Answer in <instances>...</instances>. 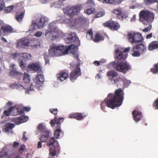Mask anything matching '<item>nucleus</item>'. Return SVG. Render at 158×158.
Masks as SVG:
<instances>
[{
	"label": "nucleus",
	"instance_id": "f257e3e1",
	"mask_svg": "<svg viewBox=\"0 0 158 158\" xmlns=\"http://www.w3.org/2000/svg\"><path fill=\"white\" fill-rule=\"evenodd\" d=\"M73 41L77 42V44L76 45L72 44L68 46H64L63 45H56L54 44L52 45L51 48L49 49L48 53L46 52L44 54L45 64H49L51 56H58L67 54L69 50L73 49L76 46L80 45V41L75 34L73 33L69 35L68 37L65 40V42L67 44H69Z\"/></svg>",
	"mask_w": 158,
	"mask_h": 158
},
{
	"label": "nucleus",
	"instance_id": "f03ea898",
	"mask_svg": "<svg viewBox=\"0 0 158 158\" xmlns=\"http://www.w3.org/2000/svg\"><path fill=\"white\" fill-rule=\"evenodd\" d=\"M123 89L120 88L116 90L114 94H109L106 98L102 101L101 104V109L104 112L106 106L112 109L116 107L119 106L122 103L124 98Z\"/></svg>",
	"mask_w": 158,
	"mask_h": 158
},
{
	"label": "nucleus",
	"instance_id": "7ed1b4c3",
	"mask_svg": "<svg viewBox=\"0 0 158 158\" xmlns=\"http://www.w3.org/2000/svg\"><path fill=\"white\" fill-rule=\"evenodd\" d=\"M116 58L115 60L116 62L114 61L111 63L110 64L117 70L126 73L130 69V66L125 62H123L126 58V56L123 53L119 51L118 48L115 50Z\"/></svg>",
	"mask_w": 158,
	"mask_h": 158
},
{
	"label": "nucleus",
	"instance_id": "20e7f679",
	"mask_svg": "<svg viewBox=\"0 0 158 158\" xmlns=\"http://www.w3.org/2000/svg\"><path fill=\"white\" fill-rule=\"evenodd\" d=\"M154 16L152 12L148 10H142L139 13L140 21L143 22V23L146 25H149L148 27H145L143 30L144 32H147L151 29L152 26L150 23L153 21Z\"/></svg>",
	"mask_w": 158,
	"mask_h": 158
},
{
	"label": "nucleus",
	"instance_id": "39448f33",
	"mask_svg": "<svg viewBox=\"0 0 158 158\" xmlns=\"http://www.w3.org/2000/svg\"><path fill=\"white\" fill-rule=\"evenodd\" d=\"M36 18V20L32 21L31 24L29 27L31 31L38 28H44L49 21V19L44 16H40Z\"/></svg>",
	"mask_w": 158,
	"mask_h": 158
},
{
	"label": "nucleus",
	"instance_id": "423d86ee",
	"mask_svg": "<svg viewBox=\"0 0 158 158\" xmlns=\"http://www.w3.org/2000/svg\"><path fill=\"white\" fill-rule=\"evenodd\" d=\"M47 146L49 148V155L52 157L55 156L57 152L60 151V148L58 142L53 137H51L48 141Z\"/></svg>",
	"mask_w": 158,
	"mask_h": 158
},
{
	"label": "nucleus",
	"instance_id": "0eeeda50",
	"mask_svg": "<svg viewBox=\"0 0 158 158\" xmlns=\"http://www.w3.org/2000/svg\"><path fill=\"white\" fill-rule=\"evenodd\" d=\"M23 80L26 85L28 84V85H30L29 88L26 89L27 91L28 94H30V91H34L35 87L37 89H40V87L43 85L44 82L43 80H41L42 81H40V80H32L33 82L31 83V80Z\"/></svg>",
	"mask_w": 158,
	"mask_h": 158
},
{
	"label": "nucleus",
	"instance_id": "6e6552de",
	"mask_svg": "<svg viewBox=\"0 0 158 158\" xmlns=\"http://www.w3.org/2000/svg\"><path fill=\"white\" fill-rule=\"evenodd\" d=\"M58 20L53 21L48 25V29L45 31V36L48 40L50 39L52 36V33H61V31H60L57 28L56 22Z\"/></svg>",
	"mask_w": 158,
	"mask_h": 158
},
{
	"label": "nucleus",
	"instance_id": "1a4fd4ad",
	"mask_svg": "<svg viewBox=\"0 0 158 158\" xmlns=\"http://www.w3.org/2000/svg\"><path fill=\"white\" fill-rule=\"evenodd\" d=\"M82 8V5H80L74 6L72 7H67L63 9L64 14H66L69 17H71L72 15L77 14L80 11Z\"/></svg>",
	"mask_w": 158,
	"mask_h": 158
},
{
	"label": "nucleus",
	"instance_id": "9d476101",
	"mask_svg": "<svg viewBox=\"0 0 158 158\" xmlns=\"http://www.w3.org/2000/svg\"><path fill=\"white\" fill-rule=\"evenodd\" d=\"M73 55L74 57L76 58L78 62L77 64V68L75 70H73L71 72L69 78L70 79H72H72H76L77 77L81 74L80 69L79 67L81 63L79 62L80 60L78 58V55L77 53H73Z\"/></svg>",
	"mask_w": 158,
	"mask_h": 158
},
{
	"label": "nucleus",
	"instance_id": "9b49d317",
	"mask_svg": "<svg viewBox=\"0 0 158 158\" xmlns=\"http://www.w3.org/2000/svg\"><path fill=\"white\" fill-rule=\"evenodd\" d=\"M128 36L129 41L132 44L141 41L143 39L141 34L140 33H129Z\"/></svg>",
	"mask_w": 158,
	"mask_h": 158
},
{
	"label": "nucleus",
	"instance_id": "f8f14e48",
	"mask_svg": "<svg viewBox=\"0 0 158 158\" xmlns=\"http://www.w3.org/2000/svg\"><path fill=\"white\" fill-rule=\"evenodd\" d=\"M132 50L133 52L132 55L133 56H139L145 51V47L143 44H140L134 46Z\"/></svg>",
	"mask_w": 158,
	"mask_h": 158
},
{
	"label": "nucleus",
	"instance_id": "ddd939ff",
	"mask_svg": "<svg viewBox=\"0 0 158 158\" xmlns=\"http://www.w3.org/2000/svg\"><path fill=\"white\" fill-rule=\"evenodd\" d=\"M11 113L13 115H15L18 114H24L23 111L22 110H19L15 106H13L10 108L8 110H5L3 112V114L6 116H8L10 115Z\"/></svg>",
	"mask_w": 158,
	"mask_h": 158
},
{
	"label": "nucleus",
	"instance_id": "4468645a",
	"mask_svg": "<svg viewBox=\"0 0 158 158\" xmlns=\"http://www.w3.org/2000/svg\"><path fill=\"white\" fill-rule=\"evenodd\" d=\"M31 57V55L28 53H23L22 55L20 54L19 64L22 69H24L26 67V64L24 63L25 61L29 60Z\"/></svg>",
	"mask_w": 158,
	"mask_h": 158
},
{
	"label": "nucleus",
	"instance_id": "2eb2a0df",
	"mask_svg": "<svg viewBox=\"0 0 158 158\" xmlns=\"http://www.w3.org/2000/svg\"><path fill=\"white\" fill-rule=\"evenodd\" d=\"M18 66L14 64H11L9 65L10 72L9 75L10 76H17L20 77L23 76V73L17 71Z\"/></svg>",
	"mask_w": 158,
	"mask_h": 158
},
{
	"label": "nucleus",
	"instance_id": "dca6fc26",
	"mask_svg": "<svg viewBox=\"0 0 158 158\" xmlns=\"http://www.w3.org/2000/svg\"><path fill=\"white\" fill-rule=\"evenodd\" d=\"M105 27L110 28L112 30H115L118 29L120 27L119 24L115 21H109L104 24Z\"/></svg>",
	"mask_w": 158,
	"mask_h": 158
},
{
	"label": "nucleus",
	"instance_id": "f3484780",
	"mask_svg": "<svg viewBox=\"0 0 158 158\" xmlns=\"http://www.w3.org/2000/svg\"><path fill=\"white\" fill-rule=\"evenodd\" d=\"M64 120L63 117H60L57 119V117L55 116L54 119L52 120L50 123L52 127H54L56 124V127L60 128V124Z\"/></svg>",
	"mask_w": 158,
	"mask_h": 158
},
{
	"label": "nucleus",
	"instance_id": "a211bd4d",
	"mask_svg": "<svg viewBox=\"0 0 158 158\" xmlns=\"http://www.w3.org/2000/svg\"><path fill=\"white\" fill-rule=\"evenodd\" d=\"M29 46L28 40L25 38L21 39L17 43V47L19 48H26Z\"/></svg>",
	"mask_w": 158,
	"mask_h": 158
},
{
	"label": "nucleus",
	"instance_id": "6ab92c4d",
	"mask_svg": "<svg viewBox=\"0 0 158 158\" xmlns=\"http://www.w3.org/2000/svg\"><path fill=\"white\" fill-rule=\"evenodd\" d=\"M61 22H64L65 23L68 24L70 27H74L77 26V23H76V19H74L73 18H71V17H69V18H66L65 19H61ZM61 20H60V21Z\"/></svg>",
	"mask_w": 158,
	"mask_h": 158
},
{
	"label": "nucleus",
	"instance_id": "aec40b11",
	"mask_svg": "<svg viewBox=\"0 0 158 158\" xmlns=\"http://www.w3.org/2000/svg\"><path fill=\"white\" fill-rule=\"evenodd\" d=\"M86 115L84 114V113H72L69 114L68 118H74L78 120H82L85 118Z\"/></svg>",
	"mask_w": 158,
	"mask_h": 158
},
{
	"label": "nucleus",
	"instance_id": "412c9836",
	"mask_svg": "<svg viewBox=\"0 0 158 158\" xmlns=\"http://www.w3.org/2000/svg\"><path fill=\"white\" fill-rule=\"evenodd\" d=\"M28 68L31 70L37 72L41 68V66L39 63L34 62L30 63L28 66Z\"/></svg>",
	"mask_w": 158,
	"mask_h": 158
},
{
	"label": "nucleus",
	"instance_id": "4be33fe9",
	"mask_svg": "<svg viewBox=\"0 0 158 158\" xmlns=\"http://www.w3.org/2000/svg\"><path fill=\"white\" fill-rule=\"evenodd\" d=\"M132 114L134 120L136 122L139 121L142 117V113L137 110H134L132 112Z\"/></svg>",
	"mask_w": 158,
	"mask_h": 158
},
{
	"label": "nucleus",
	"instance_id": "5701e85b",
	"mask_svg": "<svg viewBox=\"0 0 158 158\" xmlns=\"http://www.w3.org/2000/svg\"><path fill=\"white\" fill-rule=\"evenodd\" d=\"M103 3H109L114 5H117L120 3L123 0H98Z\"/></svg>",
	"mask_w": 158,
	"mask_h": 158
},
{
	"label": "nucleus",
	"instance_id": "b1692460",
	"mask_svg": "<svg viewBox=\"0 0 158 158\" xmlns=\"http://www.w3.org/2000/svg\"><path fill=\"white\" fill-rule=\"evenodd\" d=\"M25 14V11L23 10L17 11L15 15V18L16 20L18 22H21L23 17Z\"/></svg>",
	"mask_w": 158,
	"mask_h": 158
},
{
	"label": "nucleus",
	"instance_id": "393cba45",
	"mask_svg": "<svg viewBox=\"0 0 158 158\" xmlns=\"http://www.w3.org/2000/svg\"><path fill=\"white\" fill-rule=\"evenodd\" d=\"M56 76L58 79H61L62 78L67 79L68 77L69 74L66 71H62L57 73Z\"/></svg>",
	"mask_w": 158,
	"mask_h": 158
},
{
	"label": "nucleus",
	"instance_id": "a878e982",
	"mask_svg": "<svg viewBox=\"0 0 158 158\" xmlns=\"http://www.w3.org/2000/svg\"><path fill=\"white\" fill-rule=\"evenodd\" d=\"M49 131L42 133L40 138V140L43 142H46L48 139L49 136Z\"/></svg>",
	"mask_w": 158,
	"mask_h": 158
},
{
	"label": "nucleus",
	"instance_id": "bb28decb",
	"mask_svg": "<svg viewBox=\"0 0 158 158\" xmlns=\"http://www.w3.org/2000/svg\"><path fill=\"white\" fill-rule=\"evenodd\" d=\"M75 19L77 27H79L80 26H81L84 24L86 21L85 18L83 16H81L78 18L76 19Z\"/></svg>",
	"mask_w": 158,
	"mask_h": 158
},
{
	"label": "nucleus",
	"instance_id": "cd10ccee",
	"mask_svg": "<svg viewBox=\"0 0 158 158\" xmlns=\"http://www.w3.org/2000/svg\"><path fill=\"white\" fill-rule=\"evenodd\" d=\"M37 129L42 133L48 131L46 127L42 123L40 124L37 127Z\"/></svg>",
	"mask_w": 158,
	"mask_h": 158
},
{
	"label": "nucleus",
	"instance_id": "c85d7f7f",
	"mask_svg": "<svg viewBox=\"0 0 158 158\" xmlns=\"http://www.w3.org/2000/svg\"><path fill=\"white\" fill-rule=\"evenodd\" d=\"M111 82L117 84L118 87H124V82L123 80H111Z\"/></svg>",
	"mask_w": 158,
	"mask_h": 158
},
{
	"label": "nucleus",
	"instance_id": "c756f323",
	"mask_svg": "<svg viewBox=\"0 0 158 158\" xmlns=\"http://www.w3.org/2000/svg\"><path fill=\"white\" fill-rule=\"evenodd\" d=\"M158 48V41H153L149 44L148 49L152 50Z\"/></svg>",
	"mask_w": 158,
	"mask_h": 158
},
{
	"label": "nucleus",
	"instance_id": "7c9ffc66",
	"mask_svg": "<svg viewBox=\"0 0 158 158\" xmlns=\"http://www.w3.org/2000/svg\"><path fill=\"white\" fill-rule=\"evenodd\" d=\"M56 129L54 133V136L56 139H58L60 135H63V133L60 129V128L56 127Z\"/></svg>",
	"mask_w": 158,
	"mask_h": 158
},
{
	"label": "nucleus",
	"instance_id": "2f4dec72",
	"mask_svg": "<svg viewBox=\"0 0 158 158\" xmlns=\"http://www.w3.org/2000/svg\"><path fill=\"white\" fill-rule=\"evenodd\" d=\"M15 127L14 124L10 123H7L5 126V131L6 132H9Z\"/></svg>",
	"mask_w": 158,
	"mask_h": 158
},
{
	"label": "nucleus",
	"instance_id": "473e14b6",
	"mask_svg": "<svg viewBox=\"0 0 158 158\" xmlns=\"http://www.w3.org/2000/svg\"><path fill=\"white\" fill-rule=\"evenodd\" d=\"M114 13L117 15V17L122 20L123 19V15L122 13H121L120 11L118 9L114 10Z\"/></svg>",
	"mask_w": 158,
	"mask_h": 158
},
{
	"label": "nucleus",
	"instance_id": "72a5a7b5",
	"mask_svg": "<svg viewBox=\"0 0 158 158\" xmlns=\"http://www.w3.org/2000/svg\"><path fill=\"white\" fill-rule=\"evenodd\" d=\"M2 28L4 32H11L13 30L12 27L8 25L2 27Z\"/></svg>",
	"mask_w": 158,
	"mask_h": 158
},
{
	"label": "nucleus",
	"instance_id": "f704fd0d",
	"mask_svg": "<svg viewBox=\"0 0 158 158\" xmlns=\"http://www.w3.org/2000/svg\"><path fill=\"white\" fill-rule=\"evenodd\" d=\"M10 86L12 89L16 88L18 89H19L20 88H21V89L23 88H24V89H26L22 85L17 84L16 83H13L11 85H10Z\"/></svg>",
	"mask_w": 158,
	"mask_h": 158
},
{
	"label": "nucleus",
	"instance_id": "c9c22d12",
	"mask_svg": "<svg viewBox=\"0 0 158 158\" xmlns=\"http://www.w3.org/2000/svg\"><path fill=\"white\" fill-rule=\"evenodd\" d=\"M107 75L108 77L112 76L114 77L117 76V74L114 71H110L107 72Z\"/></svg>",
	"mask_w": 158,
	"mask_h": 158
},
{
	"label": "nucleus",
	"instance_id": "e433bc0d",
	"mask_svg": "<svg viewBox=\"0 0 158 158\" xmlns=\"http://www.w3.org/2000/svg\"><path fill=\"white\" fill-rule=\"evenodd\" d=\"M12 121L16 123L17 124L21 123L20 117H16L12 118Z\"/></svg>",
	"mask_w": 158,
	"mask_h": 158
},
{
	"label": "nucleus",
	"instance_id": "4c0bfd02",
	"mask_svg": "<svg viewBox=\"0 0 158 158\" xmlns=\"http://www.w3.org/2000/svg\"><path fill=\"white\" fill-rule=\"evenodd\" d=\"M86 4L88 6L92 7L94 6V3L93 0H88L86 2Z\"/></svg>",
	"mask_w": 158,
	"mask_h": 158
},
{
	"label": "nucleus",
	"instance_id": "58836bf2",
	"mask_svg": "<svg viewBox=\"0 0 158 158\" xmlns=\"http://www.w3.org/2000/svg\"><path fill=\"white\" fill-rule=\"evenodd\" d=\"M151 71L154 73H158V63L155 65L154 68L151 69Z\"/></svg>",
	"mask_w": 158,
	"mask_h": 158
},
{
	"label": "nucleus",
	"instance_id": "ea45409f",
	"mask_svg": "<svg viewBox=\"0 0 158 158\" xmlns=\"http://www.w3.org/2000/svg\"><path fill=\"white\" fill-rule=\"evenodd\" d=\"M94 9V8L91 7L87 9L85 11L86 13L88 15H90L93 12Z\"/></svg>",
	"mask_w": 158,
	"mask_h": 158
},
{
	"label": "nucleus",
	"instance_id": "a19ab883",
	"mask_svg": "<svg viewBox=\"0 0 158 158\" xmlns=\"http://www.w3.org/2000/svg\"><path fill=\"white\" fill-rule=\"evenodd\" d=\"M21 123L26 122L28 119V117L26 116H22L20 117Z\"/></svg>",
	"mask_w": 158,
	"mask_h": 158
},
{
	"label": "nucleus",
	"instance_id": "79ce46f5",
	"mask_svg": "<svg viewBox=\"0 0 158 158\" xmlns=\"http://www.w3.org/2000/svg\"><path fill=\"white\" fill-rule=\"evenodd\" d=\"M101 39L100 35L98 33H97L95 36V38L94 40V41L95 42H98L101 40Z\"/></svg>",
	"mask_w": 158,
	"mask_h": 158
},
{
	"label": "nucleus",
	"instance_id": "37998d69",
	"mask_svg": "<svg viewBox=\"0 0 158 158\" xmlns=\"http://www.w3.org/2000/svg\"><path fill=\"white\" fill-rule=\"evenodd\" d=\"M124 82V87H127L131 83V81L130 80H123Z\"/></svg>",
	"mask_w": 158,
	"mask_h": 158
},
{
	"label": "nucleus",
	"instance_id": "c03bdc74",
	"mask_svg": "<svg viewBox=\"0 0 158 158\" xmlns=\"http://www.w3.org/2000/svg\"><path fill=\"white\" fill-rule=\"evenodd\" d=\"M25 147L24 145H21L19 150V152L20 153H22L25 150Z\"/></svg>",
	"mask_w": 158,
	"mask_h": 158
},
{
	"label": "nucleus",
	"instance_id": "a18cd8bd",
	"mask_svg": "<svg viewBox=\"0 0 158 158\" xmlns=\"http://www.w3.org/2000/svg\"><path fill=\"white\" fill-rule=\"evenodd\" d=\"M152 106L155 109H158V98L155 101L152 105Z\"/></svg>",
	"mask_w": 158,
	"mask_h": 158
},
{
	"label": "nucleus",
	"instance_id": "49530a36",
	"mask_svg": "<svg viewBox=\"0 0 158 158\" xmlns=\"http://www.w3.org/2000/svg\"><path fill=\"white\" fill-rule=\"evenodd\" d=\"M12 56L14 60L17 59L18 57H20V54L19 53H15L12 55Z\"/></svg>",
	"mask_w": 158,
	"mask_h": 158
},
{
	"label": "nucleus",
	"instance_id": "de8ad7c7",
	"mask_svg": "<svg viewBox=\"0 0 158 158\" xmlns=\"http://www.w3.org/2000/svg\"><path fill=\"white\" fill-rule=\"evenodd\" d=\"M49 111L54 115L57 114L58 112V110L57 109H50Z\"/></svg>",
	"mask_w": 158,
	"mask_h": 158
},
{
	"label": "nucleus",
	"instance_id": "09e8293b",
	"mask_svg": "<svg viewBox=\"0 0 158 158\" xmlns=\"http://www.w3.org/2000/svg\"><path fill=\"white\" fill-rule=\"evenodd\" d=\"M14 8L13 6H10L7 7L6 10H5V12L7 13H9L11 12Z\"/></svg>",
	"mask_w": 158,
	"mask_h": 158
},
{
	"label": "nucleus",
	"instance_id": "8fccbe9b",
	"mask_svg": "<svg viewBox=\"0 0 158 158\" xmlns=\"http://www.w3.org/2000/svg\"><path fill=\"white\" fill-rule=\"evenodd\" d=\"M56 33L57 34V35H53L52 34V36L51 38L52 37V39L53 40L55 39H56L57 37H58L62 36V34L63 33H62V32L61 33L58 34V32Z\"/></svg>",
	"mask_w": 158,
	"mask_h": 158
},
{
	"label": "nucleus",
	"instance_id": "3c124183",
	"mask_svg": "<svg viewBox=\"0 0 158 158\" xmlns=\"http://www.w3.org/2000/svg\"><path fill=\"white\" fill-rule=\"evenodd\" d=\"M104 14V13L103 11H101L98 12L96 15V18H100L103 16Z\"/></svg>",
	"mask_w": 158,
	"mask_h": 158
},
{
	"label": "nucleus",
	"instance_id": "603ef678",
	"mask_svg": "<svg viewBox=\"0 0 158 158\" xmlns=\"http://www.w3.org/2000/svg\"><path fill=\"white\" fill-rule=\"evenodd\" d=\"M30 110H31L30 107H27V106L24 107L23 108V112H24V114H22L21 115L23 114H24V111H26V112H28L29 111H30ZM21 110L23 111V110Z\"/></svg>",
	"mask_w": 158,
	"mask_h": 158
},
{
	"label": "nucleus",
	"instance_id": "864d4df0",
	"mask_svg": "<svg viewBox=\"0 0 158 158\" xmlns=\"http://www.w3.org/2000/svg\"><path fill=\"white\" fill-rule=\"evenodd\" d=\"M30 76L26 73H24L23 75V79H30Z\"/></svg>",
	"mask_w": 158,
	"mask_h": 158
},
{
	"label": "nucleus",
	"instance_id": "5fc2aeb1",
	"mask_svg": "<svg viewBox=\"0 0 158 158\" xmlns=\"http://www.w3.org/2000/svg\"><path fill=\"white\" fill-rule=\"evenodd\" d=\"M26 131H24L23 133V137L22 138L23 140L25 142L27 140V138L26 137Z\"/></svg>",
	"mask_w": 158,
	"mask_h": 158
},
{
	"label": "nucleus",
	"instance_id": "6e6d98bb",
	"mask_svg": "<svg viewBox=\"0 0 158 158\" xmlns=\"http://www.w3.org/2000/svg\"><path fill=\"white\" fill-rule=\"evenodd\" d=\"M5 6V4L4 2H2L0 3V10H2Z\"/></svg>",
	"mask_w": 158,
	"mask_h": 158
},
{
	"label": "nucleus",
	"instance_id": "4d7b16f0",
	"mask_svg": "<svg viewBox=\"0 0 158 158\" xmlns=\"http://www.w3.org/2000/svg\"><path fill=\"white\" fill-rule=\"evenodd\" d=\"M37 79H43L44 76L43 73H41L38 75L36 77Z\"/></svg>",
	"mask_w": 158,
	"mask_h": 158
},
{
	"label": "nucleus",
	"instance_id": "13d9d810",
	"mask_svg": "<svg viewBox=\"0 0 158 158\" xmlns=\"http://www.w3.org/2000/svg\"><path fill=\"white\" fill-rule=\"evenodd\" d=\"M42 35V33L40 31H38L35 34V35L38 37H40Z\"/></svg>",
	"mask_w": 158,
	"mask_h": 158
},
{
	"label": "nucleus",
	"instance_id": "bf43d9fd",
	"mask_svg": "<svg viewBox=\"0 0 158 158\" xmlns=\"http://www.w3.org/2000/svg\"><path fill=\"white\" fill-rule=\"evenodd\" d=\"M19 143L16 142H15L14 143L13 147L14 148H17L18 147Z\"/></svg>",
	"mask_w": 158,
	"mask_h": 158
},
{
	"label": "nucleus",
	"instance_id": "052dcab7",
	"mask_svg": "<svg viewBox=\"0 0 158 158\" xmlns=\"http://www.w3.org/2000/svg\"><path fill=\"white\" fill-rule=\"evenodd\" d=\"M148 3H152L154 2H158V0H147Z\"/></svg>",
	"mask_w": 158,
	"mask_h": 158
},
{
	"label": "nucleus",
	"instance_id": "680f3d73",
	"mask_svg": "<svg viewBox=\"0 0 158 158\" xmlns=\"http://www.w3.org/2000/svg\"><path fill=\"white\" fill-rule=\"evenodd\" d=\"M88 34L89 35L91 38L92 37L93 35V33L92 30H90L88 32Z\"/></svg>",
	"mask_w": 158,
	"mask_h": 158
},
{
	"label": "nucleus",
	"instance_id": "e2e57ef3",
	"mask_svg": "<svg viewBox=\"0 0 158 158\" xmlns=\"http://www.w3.org/2000/svg\"><path fill=\"white\" fill-rule=\"evenodd\" d=\"M96 78L99 79L102 78L101 75L100 73H98L97 75L95 77Z\"/></svg>",
	"mask_w": 158,
	"mask_h": 158
},
{
	"label": "nucleus",
	"instance_id": "0e129e2a",
	"mask_svg": "<svg viewBox=\"0 0 158 158\" xmlns=\"http://www.w3.org/2000/svg\"><path fill=\"white\" fill-rule=\"evenodd\" d=\"M42 143L41 142L39 141L38 144H37V148H40L42 147Z\"/></svg>",
	"mask_w": 158,
	"mask_h": 158
},
{
	"label": "nucleus",
	"instance_id": "69168bd1",
	"mask_svg": "<svg viewBox=\"0 0 158 158\" xmlns=\"http://www.w3.org/2000/svg\"><path fill=\"white\" fill-rule=\"evenodd\" d=\"M136 19V15H134L133 17L131 18V22H134L135 21Z\"/></svg>",
	"mask_w": 158,
	"mask_h": 158
},
{
	"label": "nucleus",
	"instance_id": "338daca9",
	"mask_svg": "<svg viewBox=\"0 0 158 158\" xmlns=\"http://www.w3.org/2000/svg\"><path fill=\"white\" fill-rule=\"evenodd\" d=\"M152 36V33H151L149 34L146 37V38L147 39H149L151 38Z\"/></svg>",
	"mask_w": 158,
	"mask_h": 158
},
{
	"label": "nucleus",
	"instance_id": "774afa93",
	"mask_svg": "<svg viewBox=\"0 0 158 158\" xmlns=\"http://www.w3.org/2000/svg\"><path fill=\"white\" fill-rule=\"evenodd\" d=\"M94 64L97 66H98L100 65V62L98 61H95L94 62Z\"/></svg>",
	"mask_w": 158,
	"mask_h": 158
}]
</instances>
